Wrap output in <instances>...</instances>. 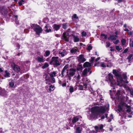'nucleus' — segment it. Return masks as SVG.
Instances as JSON below:
<instances>
[{
    "label": "nucleus",
    "instance_id": "e433bc0d",
    "mask_svg": "<svg viewBox=\"0 0 133 133\" xmlns=\"http://www.w3.org/2000/svg\"><path fill=\"white\" fill-rule=\"evenodd\" d=\"M122 45H124L126 43V40L124 39H122L121 41Z\"/></svg>",
    "mask_w": 133,
    "mask_h": 133
},
{
    "label": "nucleus",
    "instance_id": "58836bf2",
    "mask_svg": "<svg viewBox=\"0 0 133 133\" xmlns=\"http://www.w3.org/2000/svg\"><path fill=\"white\" fill-rule=\"evenodd\" d=\"M92 46L90 45H89L87 48V49L89 50H90L92 49Z\"/></svg>",
    "mask_w": 133,
    "mask_h": 133
},
{
    "label": "nucleus",
    "instance_id": "864d4df0",
    "mask_svg": "<svg viewBox=\"0 0 133 133\" xmlns=\"http://www.w3.org/2000/svg\"><path fill=\"white\" fill-rule=\"evenodd\" d=\"M94 58L93 57H91V60L90 61L91 63H92L93 61L94 60Z\"/></svg>",
    "mask_w": 133,
    "mask_h": 133
},
{
    "label": "nucleus",
    "instance_id": "f8f14e48",
    "mask_svg": "<svg viewBox=\"0 0 133 133\" xmlns=\"http://www.w3.org/2000/svg\"><path fill=\"white\" fill-rule=\"evenodd\" d=\"M68 53V52L64 49L60 50L59 51V54L60 56L63 57L66 55Z\"/></svg>",
    "mask_w": 133,
    "mask_h": 133
},
{
    "label": "nucleus",
    "instance_id": "6ab92c4d",
    "mask_svg": "<svg viewBox=\"0 0 133 133\" xmlns=\"http://www.w3.org/2000/svg\"><path fill=\"white\" fill-rule=\"evenodd\" d=\"M43 56H42L41 57H38L37 58V60L38 62H44V60L43 58Z\"/></svg>",
    "mask_w": 133,
    "mask_h": 133
},
{
    "label": "nucleus",
    "instance_id": "0e129e2a",
    "mask_svg": "<svg viewBox=\"0 0 133 133\" xmlns=\"http://www.w3.org/2000/svg\"><path fill=\"white\" fill-rule=\"evenodd\" d=\"M45 29H48V26L47 25H46L45 26Z\"/></svg>",
    "mask_w": 133,
    "mask_h": 133
},
{
    "label": "nucleus",
    "instance_id": "680f3d73",
    "mask_svg": "<svg viewBox=\"0 0 133 133\" xmlns=\"http://www.w3.org/2000/svg\"><path fill=\"white\" fill-rule=\"evenodd\" d=\"M116 1H118V3H120L122 2L123 0H116Z\"/></svg>",
    "mask_w": 133,
    "mask_h": 133
},
{
    "label": "nucleus",
    "instance_id": "2eb2a0df",
    "mask_svg": "<svg viewBox=\"0 0 133 133\" xmlns=\"http://www.w3.org/2000/svg\"><path fill=\"white\" fill-rule=\"evenodd\" d=\"M13 70L15 71L18 72L20 71V69L19 67L13 63Z\"/></svg>",
    "mask_w": 133,
    "mask_h": 133
},
{
    "label": "nucleus",
    "instance_id": "5701e85b",
    "mask_svg": "<svg viewBox=\"0 0 133 133\" xmlns=\"http://www.w3.org/2000/svg\"><path fill=\"white\" fill-rule=\"evenodd\" d=\"M60 27V26L59 25L54 24V29L55 30L57 31L59 29V28Z\"/></svg>",
    "mask_w": 133,
    "mask_h": 133
},
{
    "label": "nucleus",
    "instance_id": "b1692460",
    "mask_svg": "<svg viewBox=\"0 0 133 133\" xmlns=\"http://www.w3.org/2000/svg\"><path fill=\"white\" fill-rule=\"evenodd\" d=\"M73 36L75 42H77L79 41V39L77 36L74 35H73Z\"/></svg>",
    "mask_w": 133,
    "mask_h": 133
},
{
    "label": "nucleus",
    "instance_id": "cd10ccee",
    "mask_svg": "<svg viewBox=\"0 0 133 133\" xmlns=\"http://www.w3.org/2000/svg\"><path fill=\"white\" fill-rule=\"evenodd\" d=\"M56 73L55 72H52L51 73L50 75L51 77H54L56 76Z\"/></svg>",
    "mask_w": 133,
    "mask_h": 133
},
{
    "label": "nucleus",
    "instance_id": "3c124183",
    "mask_svg": "<svg viewBox=\"0 0 133 133\" xmlns=\"http://www.w3.org/2000/svg\"><path fill=\"white\" fill-rule=\"evenodd\" d=\"M119 42V41L118 40H116L114 42V43L115 44H118Z\"/></svg>",
    "mask_w": 133,
    "mask_h": 133
},
{
    "label": "nucleus",
    "instance_id": "f03ea898",
    "mask_svg": "<svg viewBox=\"0 0 133 133\" xmlns=\"http://www.w3.org/2000/svg\"><path fill=\"white\" fill-rule=\"evenodd\" d=\"M105 109L103 106H95L91 109V114L90 117L94 118H98L99 113H103L105 111Z\"/></svg>",
    "mask_w": 133,
    "mask_h": 133
},
{
    "label": "nucleus",
    "instance_id": "4c0bfd02",
    "mask_svg": "<svg viewBox=\"0 0 133 133\" xmlns=\"http://www.w3.org/2000/svg\"><path fill=\"white\" fill-rule=\"evenodd\" d=\"M116 48L118 51H119L120 50L122 49V48H121L119 47V46H116Z\"/></svg>",
    "mask_w": 133,
    "mask_h": 133
},
{
    "label": "nucleus",
    "instance_id": "4d7b16f0",
    "mask_svg": "<svg viewBox=\"0 0 133 133\" xmlns=\"http://www.w3.org/2000/svg\"><path fill=\"white\" fill-rule=\"evenodd\" d=\"M99 128L100 129H102L103 127V125L102 124H101L99 125Z\"/></svg>",
    "mask_w": 133,
    "mask_h": 133
},
{
    "label": "nucleus",
    "instance_id": "2f4dec72",
    "mask_svg": "<svg viewBox=\"0 0 133 133\" xmlns=\"http://www.w3.org/2000/svg\"><path fill=\"white\" fill-rule=\"evenodd\" d=\"M50 52L49 51H46L44 55V56H48L50 55Z\"/></svg>",
    "mask_w": 133,
    "mask_h": 133
},
{
    "label": "nucleus",
    "instance_id": "bf43d9fd",
    "mask_svg": "<svg viewBox=\"0 0 133 133\" xmlns=\"http://www.w3.org/2000/svg\"><path fill=\"white\" fill-rule=\"evenodd\" d=\"M110 50L111 51H114V49H113L112 47H110Z\"/></svg>",
    "mask_w": 133,
    "mask_h": 133
},
{
    "label": "nucleus",
    "instance_id": "338daca9",
    "mask_svg": "<svg viewBox=\"0 0 133 133\" xmlns=\"http://www.w3.org/2000/svg\"><path fill=\"white\" fill-rule=\"evenodd\" d=\"M3 71V70L1 68H0V73L2 72Z\"/></svg>",
    "mask_w": 133,
    "mask_h": 133
},
{
    "label": "nucleus",
    "instance_id": "37998d69",
    "mask_svg": "<svg viewBox=\"0 0 133 133\" xmlns=\"http://www.w3.org/2000/svg\"><path fill=\"white\" fill-rule=\"evenodd\" d=\"M51 29L49 28V29H46L45 30V32H49L51 31Z\"/></svg>",
    "mask_w": 133,
    "mask_h": 133
},
{
    "label": "nucleus",
    "instance_id": "9d476101",
    "mask_svg": "<svg viewBox=\"0 0 133 133\" xmlns=\"http://www.w3.org/2000/svg\"><path fill=\"white\" fill-rule=\"evenodd\" d=\"M8 92L4 89L0 88V95L6 97L8 95Z\"/></svg>",
    "mask_w": 133,
    "mask_h": 133
},
{
    "label": "nucleus",
    "instance_id": "69168bd1",
    "mask_svg": "<svg viewBox=\"0 0 133 133\" xmlns=\"http://www.w3.org/2000/svg\"><path fill=\"white\" fill-rule=\"evenodd\" d=\"M100 59V58L99 57H98L97 58H96V60H95V61H98V60H99Z\"/></svg>",
    "mask_w": 133,
    "mask_h": 133
},
{
    "label": "nucleus",
    "instance_id": "de8ad7c7",
    "mask_svg": "<svg viewBox=\"0 0 133 133\" xmlns=\"http://www.w3.org/2000/svg\"><path fill=\"white\" fill-rule=\"evenodd\" d=\"M130 46L133 47V41H130Z\"/></svg>",
    "mask_w": 133,
    "mask_h": 133
},
{
    "label": "nucleus",
    "instance_id": "c03bdc74",
    "mask_svg": "<svg viewBox=\"0 0 133 133\" xmlns=\"http://www.w3.org/2000/svg\"><path fill=\"white\" fill-rule=\"evenodd\" d=\"M63 28L64 29H66L67 27V25L66 23L63 24Z\"/></svg>",
    "mask_w": 133,
    "mask_h": 133
},
{
    "label": "nucleus",
    "instance_id": "f704fd0d",
    "mask_svg": "<svg viewBox=\"0 0 133 133\" xmlns=\"http://www.w3.org/2000/svg\"><path fill=\"white\" fill-rule=\"evenodd\" d=\"M82 36V37H85L87 35L86 32L84 31H83L81 33Z\"/></svg>",
    "mask_w": 133,
    "mask_h": 133
},
{
    "label": "nucleus",
    "instance_id": "e2e57ef3",
    "mask_svg": "<svg viewBox=\"0 0 133 133\" xmlns=\"http://www.w3.org/2000/svg\"><path fill=\"white\" fill-rule=\"evenodd\" d=\"M124 30L125 31H128L129 30L128 29L125 28L124 29Z\"/></svg>",
    "mask_w": 133,
    "mask_h": 133
},
{
    "label": "nucleus",
    "instance_id": "603ef678",
    "mask_svg": "<svg viewBox=\"0 0 133 133\" xmlns=\"http://www.w3.org/2000/svg\"><path fill=\"white\" fill-rule=\"evenodd\" d=\"M95 130H96V131H98V127L97 126H95Z\"/></svg>",
    "mask_w": 133,
    "mask_h": 133
},
{
    "label": "nucleus",
    "instance_id": "4be33fe9",
    "mask_svg": "<svg viewBox=\"0 0 133 133\" xmlns=\"http://www.w3.org/2000/svg\"><path fill=\"white\" fill-rule=\"evenodd\" d=\"M117 37V36L116 35H111L110 36V37L108 39H111L112 40H113L116 39V38Z\"/></svg>",
    "mask_w": 133,
    "mask_h": 133
},
{
    "label": "nucleus",
    "instance_id": "09e8293b",
    "mask_svg": "<svg viewBox=\"0 0 133 133\" xmlns=\"http://www.w3.org/2000/svg\"><path fill=\"white\" fill-rule=\"evenodd\" d=\"M82 66H79V67L77 68V70H82Z\"/></svg>",
    "mask_w": 133,
    "mask_h": 133
},
{
    "label": "nucleus",
    "instance_id": "72a5a7b5",
    "mask_svg": "<svg viewBox=\"0 0 133 133\" xmlns=\"http://www.w3.org/2000/svg\"><path fill=\"white\" fill-rule=\"evenodd\" d=\"M10 74L9 73L6 71H5V74L4 75V76L5 77H10Z\"/></svg>",
    "mask_w": 133,
    "mask_h": 133
},
{
    "label": "nucleus",
    "instance_id": "1a4fd4ad",
    "mask_svg": "<svg viewBox=\"0 0 133 133\" xmlns=\"http://www.w3.org/2000/svg\"><path fill=\"white\" fill-rule=\"evenodd\" d=\"M77 86L79 87V89L80 90H83L84 88H87V84L84 83H80V84L79 83H77Z\"/></svg>",
    "mask_w": 133,
    "mask_h": 133
},
{
    "label": "nucleus",
    "instance_id": "a878e982",
    "mask_svg": "<svg viewBox=\"0 0 133 133\" xmlns=\"http://www.w3.org/2000/svg\"><path fill=\"white\" fill-rule=\"evenodd\" d=\"M17 15L14 16V18L15 19V22L17 24V26H18L19 25V23L17 21Z\"/></svg>",
    "mask_w": 133,
    "mask_h": 133
},
{
    "label": "nucleus",
    "instance_id": "dca6fc26",
    "mask_svg": "<svg viewBox=\"0 0 133 133\" xmlns=\"http://www.w3.org/2000/svg\"><path fill=\"white\" fill-rule=\"evenodd\" d=\"M78 51V49L76 47H75L73 48L71 50V52L73 54H76Z\"/></svg>",
    "mask_w": 133,
    "mask_h": 133
},
{
    "label": "nucleus",
    "instance_id": "9b49d317",
    "mask_svg": "<svg viewBox=\"0 0 133 133\" xmlns=\"http://www.w3.org/2000/svg\"><path fill=\"white\" fill-rule=\"evenodd\" d=\"M69 35L68 32H66L63 33L62 39H64L65 41H69Z\"/></svg>",
    "mask_w": 133,
    "mask_h": 133
},
{
    "label": "nucleus",
    "instance_id": "4468645a",
    "mask_svg": "<svg viewBox=\"0 0 133 133\" xmlns=\"http://www.w3.org/2000/svg\"><path fill=\"white\" fill-rule=\"evenodd\" d=\"M78 60L80 62H84L86 61V59L83 57V55H81L79 56Z\"/></svg>",
    "mask_w": 133,
    "mask_h": 133
},
{
    "label": "nucleus",
    "instance_id": "aec40b11",
    "mask_svg": "<svg viewBox=\"0 0 133 133\" xmlns=\"http://www.w3.org/2000/svg\"><path fill=\"white\" fill-rule=\"evenodd\" d=\"M82 81L83 82V83H86L87 85L88 83H89L90 82V80L88 79L87 78L83 79H82Z\"/></svg>",
    "mask_w": 133,
    "mask_h": 133
},
{
    "label": "nucleus",
    "instance_id": "473e14b6",
    "mask_svg": "<svg viewBox=\"0 0 133 133\" xmlns=\"http://www.w3.org/2000/svg\"><path fill=\"white\" fill-rule=\"evenodd\" d=\"M69 90L70 92L71 93H72L74 91V89L73 87L72 86H70V87Z\"/></svg>",
    "mask_w": 133,
    "mask_h": 133
},
{
    "label": "nucleus",
    "instance_id": "774afa93",
    "mask_svg": "<svg viewBox=\"0 0 133 133\" xmlns=\"http://www.w3.org/2000/svg\"><path fill=\"white\" fill-rule=\"evenodd\" d=\"M130 93L131 95H133V90L130 91Z\"/></svg>",
    "mask_w": 133,
    "mask_h": 133
},
{
    "label": "nucleus",
    "instance_id": "7c9ffc66",
    "mask_svg": "<svg viewBox=\"0 0 133 133\" xmlns=\"http://www.w3.org/2000/svg\"><path fill=\"white\" fill-rule=\"evenodd\" d=\"M80 75H78L77 77V79H76V80L77 83H78L80 81Z\"/></svg>",
    "mask_w": 133,
    "mask_h": 133
},
{
    "label": "nucleus",
    "instance_id": "a19ab883",
    "mask_svg": "<svg viewBox=\"0 0 133 133\" xmlns=\"http://www.w3.org/2000/svg\"><path fill=\"white\" fill-rule=\"evenodd\" d=\"M122 77L124 79H126L127 77L126 74L125 73L123 74L122 75Z\"/></svg>",
    "mask_w": 133,
    "mask_h": 133
},
{
    "label": "nucleus",
    "instance_id": "20e7f679",
    "mask_svg": "<svg viewBox=\"0 0 133 133\" xmlns=\"http://www.w3.org/2000/svg\"><path fill=\"white\" fill-rule=\"evenodd\" d=\"M110 65V63L106 60H104L103 62L101 61L100 62H97L95 64V66H101L103 67H106V66L109 67Z\"/></svg>",
    "mask_w": 133,
    "mask_h": 133
},
{
    "label": "nucleus",
    "instance_id": "393cba45",
    "mask_svg": "<svg viewBox=\"0 0 133 133\" xmlns=\"http://www.w3.org/2000/svg\"><path fill=\"white\" fill-rule=\"evenodd\" d=\"M79 120L78 118L77 117H74L72 119V122L73 123H74L76 122Z\"/></svg>",
    "mask_w": 133,
    "mask_h": 133
},
{
    "label": "nucleus",
    "instance_id": "49530a36",
    "mask_svg": "<svg viewBox=\"0 0 133 133\" xmlns=\"http://www.w3.org/2000/svg\"><path fill=\"white\" fill-rule=\"evenodd\" d=\"M113 116L112 115H111V116H110V118L108 120V122H110V121H111V119H113Z\"/></svg>",
    "mask_w": 133,
    "mask_h": 133
},
{
    "label": "nucleus",
    "instance_id": "c9c22d12",
    "mask_svg": "<svg viewBox=\"0 0 133 133\" xmlns=\"http://www.w3.org/2000/svg\"><path fill=\"white\" fill-rule=\"evenodd\" d=\"M49 66V64L47 63H45L44 65L42 67L43 69H44L46 67H48Z\"/></svg>",
    "mask_w": 133,
    "mask_h": 133
},
{
    "label": "nucleus",
    "instance_id": "39448f33",
    "mask_svg": "<svg viewBox=\"0 0 133 133\" xmlns=\"http://www.w3.org/2000/svg\"><path fill=\"white\" fill-rule=\"evenodd\" d=\"M76 70L75 69L71 68L67 70V74L69 77H71L74 76L76 73Z\"/></svg>",
    "mask_w": 133,
    "mask_h": 133
},
{
    "label": "nucleus",
    "instance_id": "7ed1b4c3",
    "mask_svg": "<svg viewBox=\"0 0 133 133\" xmlns=\"http://www.w3.org/2000/svg\"><path fill=\"white\" fill-rule=\"evenodd\" d=\"M113 73L117 77V82L118 83L117 85L121 87L124 85L125 82L127 83H128V81L125 82L122 80L121 76L119 75L118 74V71L115 70H113Z\"/></svg>",
    "mask_w": 133,
    "mask_h": 133
},
{
    "label": "nucleus",
    "instance_id": "13d9d810",
    "mask_svg": "<svg viewBox=\"0 0 133 133\" xmlns=\"http://www.w3.org/2000/svg\"><path fill=\"white\" fill-rule=\"evenodd\" d=\"M66 83H64L62 84V85L63 87H65L66 86Z\"/></svg>",
    "mask_w": 133,
    "mask_h": 133
},
{
    "label": "nucleus",
    "instance_id": "ea45409f",
    "mask_svg": "<svg viewBox=\"0 0 133 133\" xmlns=\"http://www.w3.org/2000/svg\"><path fill=\"white\" fill-rule=\"evenodd\" d=\"M101 36L102 37H104V38L105 39H106L107 38V36L106 35H105L104 34H102L101 35Z\"/></svg>",
    "mask_w": 133,
    "mask_h": 133
},
{
    "label": "nucleus",
    "instance_id": "423d86ee",
    "mask_svg": "<svg viewBox=\"0 0 133 133\" xmlns=\"http://www.w3.org/2000/svg\"><path fill=\"white\" fill-rule=\"evenodd\" d=\"M58 57H53L52 58V60L50 62V64H53L54 65L56 66L60 65L58 61Z\"/></svg>",
    "mask_w": 133,
    "mask_h": 133
},
{
    "label": "nucleus",
    "instance_id": "c85d7f7f",
    "mask_svg": "<svg viewBox=\"0 0 133 133\" xmlns=\"http://www.w3.org/2000/svg\"><path fill=\"white\" fill-rule=\"evenodd\" d=\"M14 85V83L12 82H10L9 83V87L10 88H12Z\"/></svg>",
    "mask_w": 133,
    "mask_h": 133
},
{
    "label": "nucleus",
    "instance_id": "6e6552de",
    "mask_svg": "<svg viewBox=\"0 0 133 133\" xmlns=\"http://www.w3.org/2000/svg\"><path fill=\"white\" fill-rule=\"evenodd\" d=\"M108 78L109 79V80L111 82V86H113L114 85H117V84L118 83H116L115 81H114V80L113 78L112 75V74H109L108 75Z\"/></svg>",
    "mask_w": 133,
    "mask_h": 133
},
{
    "label": "nucleus",
    "instance_id": "a211bd4d",
    "mask_svg": "<svg viewBox=\"0 0 133 133\" xmlns=\"http://www.w3.org/2000/svg\"><path fill=\"white\" fill-rule=\"evenodd\" d=\"M91 66V64L89 62H86L83 65V66L84 67H88Z\"/></svg>",
    "mask_w": 133,
    "mask_h": 133
},
{
    "label": "nucleus",
    "instance_id": "052dcab7",
    "mask_svg": "<svg viewBox=\"0 0 133 133\" xmlns=\"http://www.w3.org/2000/svg\"><path fill=\"white\" fill-rule=\"evenodd\" d=\"M132 32H131V31H130V32H128V34H129L131 35H132Z\"/></svg>",
    "mask_w": 133,
    "mask_h": 133
},
{
    "label": "nucleus",
    "instance_id": "5fc2aeb1",
    "mask_svg": "<svg viewBox=\"0 0 133 133\" xmlns=\"http://www.w3.org/2000/svg\"><path fill=\"white\" fill-rule=\"evenodd\" d=\"M107 45L106 46L109 47L110 45V43L109 42H108L106 43Z\"/></svg>",
    "mask_w": 133,
    "mask_h": 133
},
{
    "label": "nucleus",
    "instance_id": "8fccbe9b",
    "mask_svg": "<svg viewBox=\"0 0 133 133\" xmlns=\"http://www.w3.org/2000/svg\"><path fill=\"white\" fill-rule=\"evenodd\" d=\"M55 81V79L54 78H52L51 80V82L52 83H54Z\"/></svg>",
    "mask_w": 133,
    "mask_h": 133
},
{
    "label": "nucleus",
    "instance_id": "bb28decb",
    "mask_svg": "<svg viewBox=\"0 0 133 133\" xmlns=\"http://www.w3.org/2000/svg\"><path fill=\"white\" fill-rule=\"evenodd\" d=\"M82 129L79 127H77L76 129V132L77 133H81Z\"/></svg>",
    "mask_w": 133,
    "mask_h": 133
},
{
    "label": "nucleus",
    "instance_id": "a18cd8bd",
    "mask_svg": "<svg viewBox=\"0 0 133 133\" xmlns=\"http://www.w3.org/2000/svg\"><path fill=\"white\" fill-rule=\"evenodd\" d=\"M132 56V54H130L129 55V57H128V59L129 60V62H130V59L131 58V57Z\"/></svg>",
    "mask_w": 133,
    "mask_h": 133
},
{
    "label": "nucleus",
    "instance_id": "6e6d98bb",
    "mask_svg": "<svg viewBox=\"0 0 133 133\" xmlns=\"http://www.w3.org/2000/svg\"><path fill=\"white\" fill-rule=\"evenodd\" d=\"M128 49H125L123 52V53H126L127 51H128Z\"/></svg>",
    "mask_w": 133,
    "mask_h": 133
},
{
    "label": "nucleus",
    "instance_id": "79ce46f5",
    "mask_svg": "<svg viewBox=\"0 0 133 133\" xmlns=\"http://www.w3.org/2000/svg\"><path fill=\"white\" fill-rule=\"evenodd\" d=\"M72 19L73 18L77 19L78 18V17L77 16V15L76 14H74L72 17Z\"/></svg>",
    "mask_w": 133,
    "mask_h": 133
},
{
    "label": "nucleus",
    "instance_id": "f3484780",
    "mask_svg": "<svg viewBox=\"0 0 133 133\" xmlns=\"http://www.w3.org/2000/svg\"><path fill=\"white\" fill-rule=\"evenodd\" d=\"M68 67H69L68 65H66L64 66V67L63 69L62 70V75H63V76H64V72H65V70H66L68 69Z\"/></svg>",
    "mask_w": 133,
    "mask_h": 133
},
{
    "label": "nucleus",
    "instance_id": "f257e3e1",
    "mask_svg": "<svg viewBox=\"0 0 133 133\" xmlns=\"http://www.w3.org/2000/svg\"><path fill=\"white\" fill-rule=\"evenodd\" d=\"M120 92L119 91H117V92L116 97L118 98L115 100L116 102H117L118 104V111L121 112H122L123 113L124 112L125 110L127 109L126 111L129 112L131 111V107L130 105H128L127 103H129L131 102L130 100H128V98L126 97L125 98V96L121 95L120 94Z\"/></svg>",
    "mask_w": 133,
    "mask_h": 133
},
{
    "label": "nucleus",
    "instance_id": "0eeeda50",
    "mask_svg": "<svg viewBox=\"0 0 133 133\" xmlns=\"http://www.w3.org/2000/svg\"><path fill=\"white\" fill-rule=\"evenodd\" d=\"M34 30L36 32L37 34L38 35L42 31V28L38 25H35L34 26Z\"/></svg>",
    "mask_w": 133,
    "mask_h": 133
},
{
    "label": "nucleus",
    "instance_id": "c756f323",
    "mask_svg": "<svg viewBox=\"0 0 133 133\" xmlns=\"http://www.w3.org/2000/svg\"><path fill=\"white\" fill-rule=\"evenodd\" d=\"M25 3V1L24 0H21L18 2V4L19 6H21L23 4Z\"/></svg>",
    "mask_w": 133,
    "mask_h": 133
},
{
    "label": "nucleus",
    "instance_id": "412c9836",
    "mask_svg": "<svg viewBox=\"0 0 133 133\" xmlns=\"http://www.w3.org/2000/svg\"><path fill=\"white\" fill-rule=\"evenodd\" d=\"M88 72V69H85L82 72V76H86L87 75Z\"/></svg>",
    "mask_w": 133,
    "mask_h": 133
},
{
    "label": "nucleus",
    "instance_id": "ddd939ff",
    "mask_svg": "<svg viewBox=\"0 0 133 133\" xmlns=\"http://www.w3.org/2000/svg\"><path fill=\"white\" fill-rule=\"evenodd\" d=\"M54 85H51L50 86H46L45 87L46 89L47 90H48V92H50L54 90Z\"/></svg>",
    "mask_w": 133,
    "mask_h": 133
}]
</instances>
